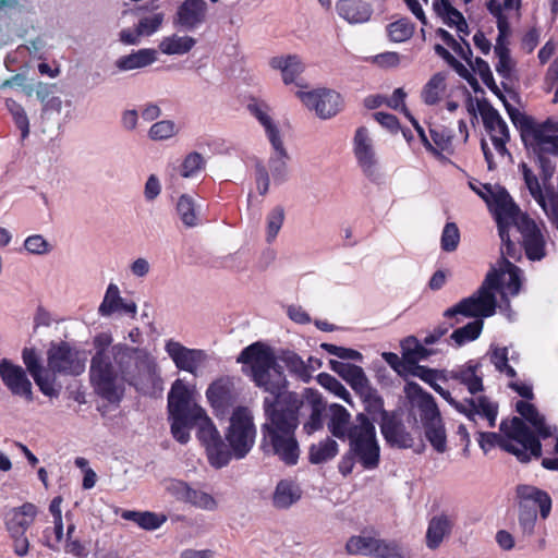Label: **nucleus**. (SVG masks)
Masks as SVG:
<instances>
[{
	"label": "nucleus",
	"instance_id": "f257e3e1",
	"mask_svg": "<svg viewBox=\"0 0 558 558\" xmlns=\"http://www.w3.org/2000/svg\"><path fill=\"white\" fill-rule=\"evenodd\" d=\"M236 362L248 365L254 384L271 395L264 399L266 421L262 426L263 451L277 456L288 465L296 464L300 453L295 438L298 415L300 411L308 413V420L303 425L307 434L320 429L326 410L322 395L311 388L305 389L302 397L286 391L288 381L281 366L276 362L274 352L259 342L242 350Z\"/></svg>",
	"mask_w": 558,
	"mask_h": 558
},
{
	"label": "nucleus",
	"instance_id": "f03ea898",
	"mask_svg": "<svg viewBox=\"0 0 558 558\" xmlns=\"http://www.w3.org/2000/svg\"><path fill=\"white\" fill-rule=\"evenodd\" d=\"M109 332L97 333L93 339L95 350L90 360L89 377L95 391L109 402H118L124 385L144 390L158 377L156 359L146 348L112 344Z\"/></svg>",
	"mask_w": 558,
	"mask_h": 558
},
{
	"label": "nucleus",
	"instance_id": "7ed1b4c3",
	"mask_svg": "<svg viewBox=\"0 0 558 558\" xmlns=\"http://www.w3.org/2000/svg\"><path fill=\"white\" fill-rule=\"evenodd\" d=\"M517 411L534 427L537 437L520 417H512L510 421L501 422L500 430L504 435L478 432L480 447L487 451L498 446L505 451L514 454L521 462H529L532 457H541L542 446L539 438H553L555 440V451L558 453L557 428L547 425L545 417L529 402L519 401L517 403Z\"/></svg>",
	"mask_w": 558,
	"mask_h": 558
},
{
	"label": "nucleus",
	"instance_id": "20e7f679",
	"mask_svg": "<svg viewBox=\"0 0 558 558\" xmlns=\"http://www.w3.org/2000/svg\"><path fill=\"white\" fill-rule=\"evenodd\" d=\"M168 413L172 436L179 442L186 444L191 437L190 430L206 410L198 404L194 388L179 378L168 392Z\"/></svg>",
	"mask_w": 558,
	"mask_h": 558
},
{
	"label": "nucleus",
	"instance_id": "39448f33",
	"mask_svg": "<svg viewBox=\"0 0 558 558\" xmlns=\"http://www.w3.org/2000/svg\"><path fill=\"white\" fill-rule=\"evenodd\" d=\"M490 276L481 288L471 296L461 300L454 306L448 308L444 313L445 322L435 327L425 338L424 344L432 348L434 344L441 342L444 336L451 328L462 323L461 317H489L495 314V301L488 292V286L492 284Z\"/></svg>",
	"mask_w": 558,
	"mask_h": 558
},
{
	"label": "nucleus",
	"instance_id": "423d86ee",
	"mask_svg": "<svg viewBox=\"0 0 558 558\" xmlns=\"http://www.w3.org/2000/svg\"><path fill=\"white\" fill-rule=\"evenodd\" d=\"M506 109L527 148L536 155H558V141L550 130V123H538L510 105H506Z\"/></svg>",
	"mask_w": 558,
	"mask_h": 558
},
{
	"label": "nucleus",
	"instance_id": "0eeeda50",
	"mask_svg": "<svg viewBox=\"0 0 558 558\" xmlns=\"http://www.w3.org/2000/svg\"><path fill=\"white\" fill-rule=\"evenodd\" d=\"M518 523L523 536H532L535 532L537 512L546 519L551 510L549 495L539 488L531 485H519L517 487Z\"/></svg>",
	"mask_w": 558,
	"mask_h": 558
},
{
	"label": "nucleus",
	"instance_id": "6e6552de",
	"mask_svg": "<svg viewBox=\"0 0 558 558\" xmlns=\"http://www.w3.org/2000/svg\"><path fill=\"white\" fill-rule=\"evenodd\" d=\"M350 453L366 470H374L379 464L380 448L376 439L374 424L363 414L356 416V423L351 428Z\"/></svg>",
	"mask_w": 558,
	"mask_h": 558
},
{
	"label": "nucleus",
	"instance_id": "1a4fd4ad",
	"mask_svg": "<svg viewBox=\"0 0 558 558\" xmlns=\"http://www.w3.org/2000/svg\"><path fill=\"white\" fill-rule=\"evenodd\" d=\"M225 436L230 460L232 458L240 460L247 456L255 444L256 437L253 415L247 408L238 407L234 409Z\"/></svg>",
	"mask_w": 558,
	"mask_h": 558
},
{
	"label": "nucleus",
	"instance_id": "9d476101",
	"mask_svg": "<svg viewBox=\"0 0 558 558\" xmlns=\"http://www.w3.org/2000/svg\"><path fill=\"white\" fill-rule=\"evenodd\" d=\"M432 388L438 392L459 413L465 415L469 421L477 424V418L487 421L488 427H495L498 415V405L486 396L471 397L463 401L452 398L451 393L438 384H432Z\"/></svg>",
	"mask_w": 558,
	"mask_h": 558
},
{
	"label": "nucleus",
	"instance_id": "9b49d317",
	"mask_svg": "<svg viewBox=\"0 0 558 558\" xmlns=\"http://www.w3.org/2000/svg\"><path fill=\"white\" fill-rule=\"evenodd\" d=\"M47 369L54 377L78 376L85 371L86 355L68 342H52L47 351Z\"/></svg>",
	"mask_w": 558,
	"mask_h": 558
},
{
	"label": "nucleus",
	"instance_id": "f8f14e48",
	"mask_svg": "<svg viewBox=\"0 0 558 558\" xmlns=\"http://www.w3.org/2000/svg\"><path fill=\"white\" fill-rule=\"evenodd\" d=\"M487 9L490 14L496 19L498 36L494 52L498 58V62L495 65L497 73L504 78H510L514 63L510 57L508 49V37L511 34V27L509 23V16L507 13L501 12L499 1L490 0L487 4Z\"/></svg>",
	"mask_w": 558,
	"mask_h": 558
},
{
	"label": "nucleus",
	"instance_id": "ddd939ff",
	"mask_svg": "<svg viewBox=\"0 0 558 558\" xmlns=\"http://www.w3.org/2000/svg\"><path fill=\"white\" fill-rule=\"evenodd\" d=\"M239 384L235 377L225 375L208 385L205 396L217 416L226 415L238 403L241 395Z\"/></svg>",
	"mask_w": 558,
	"mask_h": 558
},
{
	"label": "nucleus",
	"instance_id": "4468645a",
	"mask_svg": "<svg viewBox=\"0 0 558 558\" xmlns=\"http://www.w3.org/2000/svg\"><path fill=\"white\" fill-rule=\"evenodd\" d=\"M194 426L197 427V438L206 447L210 464L217 469L226 466L230 462L229 448L207 412Z\"/></svg>",
	"mask_w": 558,
	"mask_h": 558
},
{
	"label": "nucleus",
	"instance_id": "2eb2a0df",
	"mask_svg": "<svg viewBox=\"0 0 558 558\" xmlns=\"http://www.w3.org/2000/svg\"><path fill=\"white\" fill-rule=\"evenodd\" d=\"M330 367L368 402L369 408L374 411H381L384 402L376 390L369 386L362 367L335 360L330 361Z\"/></svg>",
	"mask_w": 558,
	"mask_h": 558
},
{
	"label": "nucleus",
	"instance_id": "dca6fc26",
	"mask_svg": "<svg viewBox=\"0 0 558 558\" xmlns=\"http://www.w3.org/2000/svg\"><path fill=\"white\" fill-rule=\"evenodd\" d=\"M165 352L179 371L198 376L209 361L205 350L192 349L183 345L180 341L168 339L165 341Z\"/></svg>",
	"mask_w": 558,
	"mask_h": 558
},
{
	"label": "nucleus",
	"instance_id": "f3484780",
	"mask_svg": "<svg viewBox=\"0 0 558 558\" xmlns=\"http://www.w3.org/2000/svg\"><path fill=\"white\" fill-rule=\"evenodd\" d=\"M480 113L486 133L493 143L494 149L499 158L510 157L507 143L510 141V131L507 122L497 109L490 105L480 108Z\"/></svg>",
	"mask_w": 558,
	"mask_h": 558
},
{
	"label": "nucleus",
	"instance_id": "a211bd4d",
	"mask_svg": "<svg viewBox=\"0 0 558 558\" xmlns=\"http://www.w3.org/2000/svg\"><path fill=\"white\" fill-rule=\"evenodd\" d=\"M353 153L363 174L376 181L379 179L378 158L375 151L373 140L366 128L361 126L356 130L353 138Z\"/></svg>",
	"mask_w": 558,
	"mask_h": 558
},
{
	"label": "nucleus",
	"instance_id": "6ab92c4d",
	"mask_svg": "<svg viewBox=\"0 0 558 558\" xmlns=\"http://www.w3.org/2000/svg\"><path fill=\"white\" fill-rule=\"evenodd\" d=\"M298 96L320 119H330L342 108L340 94L332 89L317 88L311 92H298Z\"/></svg>",
	"mask_w": 558,
	"mask_h": 558
},
{
	"label": "nucleus",
	"instance_id": "aec40b11",
	"mask_svg": "<svg viewBox=\"0 0 558 558\" xmlns=\"http://www.w3.org/2000/svg\"><path fill=\"white\" fill-rule=\"evenodd\" d=\"M493 277L492 284L488 286V292L493 295L496 302L495 291L500 289L502 298L508 295L514 296L520 292L522 286V270L510 263L504 260L499 265V270L493 269L487 276L484 282Z\"/></svg>",
	"mask_w": 558,
	"mask_h": 558
},
{
	"label": "nucleus",
	"instance_id": "412c9836",
	"mask_svg": "<svg viewBox=\"0 0 558 558\" xmlns=\"http://www.w3.org/2000/svg\"><path fill=\"white\" fill-rule=\"evenodd\" d=\"M0 378L12 396L33 401V385L26 371L8 359L0 361Z\"/></svg>",
	"mask_w": 558,
	"mask_h": 558
},
{
	"label": "nucleus",
	"instance_id": "4be33fe9",
	"mask_svg": "<svg viewBox=\"0 0 558 558\" xmlns=\"http://www.w3.org/2000/svg\"><path fill=\"white\" fill-rule=\"evenodd\" d=\"M207 12L204 0H183L173 15L172 24L178 29L194 32L206 22Z\"/></svg>",
	"mask_w": 558,
	"mask_h": 558
},
{
	"label": "nucleus",
	"instance_id": "5701e85b",
	"mask_svg": "<svg viewBox=\"0 0 558 558\" xmlns=\"http://www.w3.org/2000/svg\"><path fill=\"white\" fill-rule=\"evenodd\" d=\"M23 362L34 378L39 390L48 397H58L61 385L57 383V378L51 375L47 368L40 364L39 357L34 349L25 348L22 352Z\"/></svg>",
	"mask_w": 558,
	"mask_h": 558
},
{
	"label": "nucleus",
	"instance_id": "b1692460",
	"mask_svg": "<svg viewBox=\"0 0 558 558\" xmlns=\"http://www.w3.org/2000/svg\"><path fill=\"white\" fill-rule=\"evenodd\" d=\"M486 204L495 216L498 229L510 225L517 226V221L522 216L509 193L499 185L495 187L492 198Z\"/></svg>",
	"mask_w": 558,
	"mask_h": 558
},
{
	"label": "nucleus",
	"instance_id": "393cba45",
	"mask_svg": "<svg viewBox=\"0 0 558 558\" xmlns=\"http://www.w3.org/2000/svg\"><path fill=\"white\" fill-rule=\"evenodd\" d=\"M517 228L522 236V245L531 260H541L545 257V240L541 229L527 216H521Z\"/></svg>",
	"mask_w": 558,
	"mask_h": 558
},
{
	"label": "nucleus",
	"instance_id": "a878e982",
	"mask_svg": "<svg viewBox=\"0 0 558 558\" xmlns=\"http://www.w3.org/2000/svg\"><path fill=\"white\" fill-rule=\"evenodd\" d=\"M114 313H124L135 317L137 313V305L133 301H125L121 296L120 289L116 283H109L102 302L98 307V314L102 317H109Z\"/></svg>",
	"mask_w": 558,
	"mask_h": 558
},
{
	"label": "nucleus",
	"instance_id": "bb28decb",
	"mask_svg": "<svg viewBox=\"0 0 558 558\" xmlns=\"http://www.w3.org/2000/svg\"><path fill=\"white\" fill-rule=\"evenodd\" d=\"M481 364L473 360L448 372V378L466 387L473 396L484 389L483 377L480 373Z\"/></svg>",
	"mask_w": 558,
	"mask_h": 558
},
{
	"label": "nucleus",
	"instance_id": "cd10ccee",
	"mask_svg": "<svg viewBox=\"0 0 558 558\" xmlns=\"http://www.w3.org/2000/svg\"><path fill=\"white\" fill-rule=\"evenodd\" d=\"M303 495L300 484L292 478H282L271 495V504L278 510H287L298 504Z\"/></svg>",
	"mask_w": 558,
	"mask_h": 558
},
{
	"label": "nucleus",
	"instance_id": "c85d7f7f",
	"mask_svg": "<svg viewBox=\"0 0 558 558\" xmlns=\"http://www.w3.org/2000/svg\"><path fill=\"white\" fill-rule=\"evenodd\" d=\"M380 412H383L380 429L386 441L395 447L410 448L413 445V438L405 427L383 409Z\"/></svg>",
	"mask_w": 558,
	"mask_h": 558
},
{
	"label": "nucleus",
	"instance_id": "c756f323",
	"mask_svg": "<svg viewBox=\"0 0 558 558\" xmlns=\"http://www.w3.org/2000/svg\"><path fill=\"white\" fill-rule=\"evenodd\" d=\"M37 515V507L26 502L21 507L13 508L7 515L5 525L10 535L25 534Z\"/></svg>",
	"mask_w": 558,
	"mask_h": 558
},
{
	"label": "nucleus",
	"instance_id": "7c9ffc66",
	"mask_svg": "<svg viewBox=\"0 0 558 558\" xmlns=\"http://www.w3.org/2000/svg\"><path fill=\"white\" fill-rule=\"evenodd\" d=\"M454 524L452 515L440 513L433 517L426 531V546L429 549H437L442 541L451 534Z\"/></svg>",
	"mask_w": 558,
	"mask_h": 558
},
{
	"label": "nucleus",
	"instance_id": "2f4dec72",
	"mask_svg": "<svg viewBox=\"0 0 558 558\" xmlns=\"http://www.w3.org/2000/svg\"><path fill=\"white\" fill-rule=\"evenodd\" d=\"M269 66L280 71L284 84L295 83L305 70L304 62L298 54L276 56L270 58Z\"/></svg>",
	"mask_w": 558,
	"mask_h": 558
},
{
	"label": "nucleus",
	"instance_id": "473e14b6",
	"mask_svg": "<svg viewBox=\"0 0 558 558\" xmlns=\"http://www.w3.org/2000/svg\"><path fill=\"white\" fill-rule=\"evenodd\" d=\"M336 10L343 20L350 24L367 22L373 13L371 4L363 0H339Z\"/></svg>",
	"mask_w": 558,
	"mask_h": 558
},
{
	"label": "nucleus",
	"instance_id": "72a5a7b5",
	"mask_svg": "<svg viewBox=\"0 0 558 558\" xmlns=\"http://www.w3.org/2000/svg\"><path fill=\"white\" fill-rule=\"evenodd\" d=\"M272 153L268 161L271 178L276 184H281L288 180L290 156L284 147L283 141L270 143Z\"/></svg>",
	"mask_w": 558,
	"mask_h": 558
},
{
	"label": "nucleus",
	"instance_id": "f704fd0d",
	"mask_svg": "<svg viewBox=\"0 0 558 558\" xmlns=\"http://www.w3.org/2000/svg\"><path fill=\"white\" fill-rule=\"evenodd\" d=\"M158 59V52L153 48H142L117 59L116 68L121 72L140 70L151 65Z\"/></svg>",
	"mask_w": 558,
	"mask_h": 558
},
{
	"label": "nucleus",
	"instance_id": "c9c22d12",
	"mask_svg": "<svg viewBox=\"0 0 558 558\" xmlns=\"http://www.w3.org/2000/svg\"><path fill=\"white\" fill-rule=\"evenodd\" d=\"M327 426L329 432L339 439H349L351 434V415L347 409L333 403L328 409Z\"/></svg>",
	"mask_w": 558,
	"mask_h": 558
},
{
	"label": "nucleus",
	"instance_id": "e433bc0d",
	"mask_svg": "<svg viewBox=\"0 0 558 558\" xmlns=\"http://www.w3.org/2000/svg\"><path fill=\"white\" fill-rule=\"evenodd\" d=\"M196 43L197 40L190 35L173 33L161 38L158 49L167 56H183L189 53Z\"/></svg>",
	"mask_w": 558,
	"mask_h": 558
},
{
	"label": "nucleus",
	"instance_id": "4c0bfd02",
	"mask_svg": "<svg viewBox=\"0 0 558 558\" xmlns=\"http://www.w3.org/2000/svg\"><path fill=\"white\" fill-rule=\"evenodd\" d=\"M177 214L186 228H194L201 223L202 205L190 194H182L175 205Z\"/></svg>",
	"mask_w": 558,
	"mask_h": 558
},
{
	"label": "nucleus",
	"instance_id": "58836bf2",
	"mask_svg": "<svg viewBox=\"0 0 558 558\" xmlns=\"http://www.w3.org/2000/svg\"><path fill=\"white\" fill-rule=\"evenodd\" d=\"M402 355L404 360L411 364H416L420 361L427 360L430 355L437 354L440 350L434 348H427L424 344V340L420 341L414 336L404 338L401 343Z\"/></svg>",
	"mask_w": 558,
	"mask_h": 558
},
{
	"label": "nucleus",
	"instance_id": "ea45409f",
	"mask_svg": "<svg viewBox=\"0 0 558 558\" xmlns=\"http://www.w3.org/2000/svg\"><path fill=\"white\" fill-rule=\"evenodd\" d=\"M465 317H461L463 320ZM473 322L468 323L462 327H458L453 330L449 338L445 339L444 342L452 344L454 347H462L463 344L477 339L483 329V318L481 316L474 317Z\"/></svg>",
	"mask_w": 558,
	"mask_h": 558
},
{
	"label": "nucleus",
	"instance_id": "a19ab883",
	"mask_svg": "<svg viewBox=\"0 0 558 558\" xmlns=\"http://www.w3.org/2000/svg\"><path fill=\"white\" fill-rule=\"evenodd\" d=\"M250 112L263 125L269 143L282 140L280 130L269 113V108L263 102H253L248 105Z\"/></svg>",
	"mask_w": 558,
	"mask_h": 558
},
{
	"label": "nucleus",
	"instance_id": "79ce46f5",
	"mask_svg": "<svg viewBox=\"0 0 558 558\" xmlns=\"http://www.w3.org/2000/svg\"><path fill=\"white\" fill-rule=\"evenodd\" d=\"M278 360L284 364L289 372L304 383H308L312 378L314 367L307 365L295 352L290 350L281 351Z\"/></svg>",
	"mask_w": 558,
	"mask_h": 558
},
{
	"label": "nucleus",
	"instance_id": "37998d69",
	"mask_svg": "<svg viewBox=\"0 0 558 558\" xmlns=\"http://www.w3.org/2000/svg\"><path fill=\"white\" fill-rule=\"evenodd\" d=\"M373 556L376 558H410V550L398 541L375 537Z\"/></svg>",
	"mask_w": 558,
	"mask_h": 558
},
{
	"label": "nucleus",
	"instance_id": "c03bdc74",
	"mask_svg": "<svg viewBox=\"0 0 558 558\" xmlns=\"http://www.w3.org/2000/svg\"><path fill=\"white\" fill-rule=\"evenodd\" d=\"M338 453V444L331 438H326L310 448V461L314 464L324 463Z\"/></svg>",
	"mask_w": 558,
	"mask_h": 558
},
{
	"label": "nucleus",
	"instance_id": "a18cd8bd",
	"mask_svg": "<svg viewBox=\"0 0 558 558\" xmlns=\"http://www.w3.org/2000/svg\"><path fill=\"white\" fill-rule=\"evenodd\" d=\"M446 89V75L442 73H436L426 83L422 92V98L426 105L437 104Z\"/></svg>",
	"mask_w": 558,
	"mask_h": 558
},
{
	"label": "nucleus",
	"instance_id": "49530a36",
	"mask_svg": "<svg viewBox=\"0 0 558 558\" xmlns=\"http://www.w3.org/2000/svg\"><path fill=\"white\" fill-rule=\"evenodd\" d=\"M425 437L437 452H445L447 449V437L442 421L424 425Z\"/></svg>",
	"mask_w": 558,
	"mask_h": 558
},
{
	"label": "nucleus",
	"instance_id": "de8ad7c7",
	"mask_svg": "<svg viewBox=\"0 0 558 558\" xmlns=\"http://www.w3.org/2000/svg\"><path fill=\"white\" fill-rule=\"evenodd\" d=\"M284 221V210L281 206L272 208L266 217V235L265 240L268 244L272 243Z\"/></svg>",
	"mask_w": 558,
	"mask_h": 558
},
{
	"label": "nucleus",
	"instance_id": "09e8293b",
	"mask_svg": "<svg viewBox=\"0 0 558 558\" xmlns=\"http://www.w3.org/2000/svg\"><path fill=\"white\" fill-rule=\"evenodd\" d=\"M375 537L366 535H354L349 538L345 549L350 555L373 556Z\"/></svg>",
	"mask_w": 558,
	"mask_h": 558
},
{
	"label": "nucleus",
	"instance_id": "8fccbe9b",
	"mask_svg": "<svg viewBox=\"0 0 558 558\" xmlns=\"http://www.w3.org/2000/svg\"><path fill=\"white\" fill-rule=\"evenodd\" d=\"M163 21L165 14L162 12H153L141 16L136 26L143 37H148L161 27Z\"/></svg>",
	"mask_w": 558,
	"mask_h": 558
},
{
	"label": "nucleus",
	"instance_id": "3c124183",
	"mask_svg": "<svg viewBox=\"0 0 558 558\" xmlns=\"http://www.w3.org/2000/svg\"><path fill=\"white\" fill-rule=\"evenodd\" d=\"M388 35L395 43L408 40L414 33V25L408 19H400L387 26Z\"/></svg>",
	"mask_w": 558,
	"mask_h": 558
},
{
	"label": "nucleus",
	"instance_id": "603ef678",
	"mask_svg": "<svg viewBox=\"0 0 558 558\" xmlns=\"http://www.w3.org/2000/svg\"><path fill=\"white\" fill-rule=\"evenodd\" d=\"M187 504L205 511H215L218 509V501L209 493L191 488Z\"/></svg>",
	"mask_w": 558,
	"mask_h": 558
},
{
	"label": "nucleus",
	"instance_id": "864d4df0",
	"mask_svg": "<svg viewBox=\"0 0 558 558\" xmlns=\"http://www.w3.org/2000/svg\"><path fill=\"white\" fill-rule=\"evenodd\" d=\"M319 385L326 388L335 396L341 398L348 403H351V395L348 389L333 376L327 373H320L317 376Z\"/></svg>",
	"mask_w": 558,
	"mask_h": 558
},
{
	"label": "nucleus",
	"instance_id": "5fc2aeb1",
	"mask_svg": "<svg viewBox=\"0 0 558 558\" xmlns=\"http://www.w3.org/2000/svg\"><path fill=\"white\" fill-rule=\"evenodd\" d=\"M418 408L423 426L429 423H436V421H442L437 404L430 395L426 393L422 396Z\"/></svg>",
	"mask_w": 558,
	"mask_h": 558
},
{
	"label": "nucleus",
	"instance_id": "6e6d98bb",
	"mask_svg": "<svg viewBox=\"0 0 558 558\" xmlns=\"http://www.w3.org/2000/svg\"><path fill=\"white\" fill-rule=\"evenodd\" d=\"M178 132L179 129L173 121L161 120L150 126L148 136L153 141H166L173 137Z\"/></svg>",
	"mask_w": 558,
	"mask_h": 558
},
{
	"label": "nucleus",
	"instance_id": "4d7b16f0",
	"mask_svg": "<svg viewBox=\"0 0 558 558\" xmlns=\"http://www.w3.org/2000/svg\"><path fill=\"white\" fill-rule=\"evenodd\" d=\"M205 167V158L196 151L190 153L184 158L180 173L183 178L195 177Z\"/></svg>",
	"mask_w": 558,
	"mask_h": 558
},
{
	"label": "nucleus",
	"instance_id": "13d9d810",
	"mask_svg": "<svg viewBox=\"0 0 558 558\" xmlns=\"http://www.w3.org/2000/svg\"><path fill=\"white\" fill-rule=\"evenodd\" d=\"M5 106L11 112L16 126L21 130L22 137L29 133V122L24 108L13 99H7Z\"/></svg>",
	"mask_w": 558,
	"mask_h": 558
},
{
	"label": "nucleus",
	"instance_id": "bf43d9fd",
	"mask_svg": "<svg viewBox=\"0 0 558 558\" xmlns=\"http://www.w3.org/2000/svg\"><path fill=\"white\" fill-rule=\"evenodd\" d=\"M460 242V231L454 222H447L442 229L440 245L445 252H453Z\"/></svg>",
	"mask_w": 558,
	"mask_h": 558
},
{
	"label": "nucleus",
	"instance_id": "052dcab7",
	"mask_svg": "<svg viewBox=\"0 0 558 558\" xmlns=\"http://www.w3.org/2000/svg\"><path fill=\"white\" fill-rule=\"evenodd\" d=\"M490 362L499 372L506 373L509 377L515 376L514 368L508 364L507 348H494L490 352Z\"/></svg>",
	"mask_w": 558,
	"mask_h": 558
},
{
	"label": "nucleus",
	"instance_id": "680f3d73",
	"mask_svg": "<svg viewBox=\"0 0 558 558\" xmlns=\"http://www.w3.org/2000/svg\"><path fill=\"white\" fill-rule=\"evenodd\" d=\"M24 247L27 252L35 255H45L51 252V244L40 234H34L26 238Z\"/></svg>",
	"mask_w": 558,
	"mask_h": 558
},
{
	"label": "nucleus",
	"instance_id": "e2e57ef3",
	"mask_svg": "<svg viewBox=\"0 0 558 558\" xmlns=\"http://www.w3.org/2000/svg\"><path fill=\"white\" fill-rule=\"evenodd\" d=\"M167 521L163 514H157L150 511H140L138 526L145 530H156Z\"/></svg>",
	"mask_w": 558,
	"mask_h": 558
},
{
	"label": "nucleus",
	"instance_id": "0e129e2a",
	"mask_svg": "<svg viewBox=\"0 0 558 558\" xmlns=\"http://www.w3.org/2000/svg\"><path fill=\"white\" fill-rule=\"evenodd\" d=\"M191 488L185 482L179 480H170L166 483V490L177 500L183 502L187 501Z\"/></svg>",
	"mask_w": 558,
	"mask_h": 558
},
{
	"label": "nucleus",
	"instance_id": "69168bd1",
	"mask_svg": "<svg viewBox=\"0 0 558 558\" xmlns=\"http://www.w3.org/2000/svg\"><path fill=\"white\" fill-rule=\"evenodd\" d=\"M469 65L471 66L472 71H474L481 76L483 83L487 87L493 88V86L495 85V81L490 68L486 61H484L481 58H476L474 62L471 61V64Z\"/></svg>",
	"mask_w": 558,
	"mask_h": 558
},
{
	"label": "nucleus",
	"instance_id": "338daca9",
	"mask_svg": "<svg viewBox=\"0 0 558 558\" xmlns=\"http://www.w3.org/2000/svg\"><path fill=\"white\" fill-rule=\"evenodd\" d=\"M255 181L258 193L260 195L267 194L270 184V177L268 170L260 160L255 165Z\"/></svg>",
	"mask_w": 558,
	"mask_h": 558
},
{
	"label": "nucleus",
	"instance_id": "774afa93",
	"mask_svg": "<svg viewBox=\"0 0 558 558\" xmlns=\"http://www.w3.org/2000/svg\"><path fill=\"white\" fill-rule=\"evenodd\" d=\"M429 133L435 146L440 150H445L450 146L452 136L446 128H434L429 130Z\"/></svg>",
	"mask_w": 558,
	"mask_h": 558
}]
</instances>
